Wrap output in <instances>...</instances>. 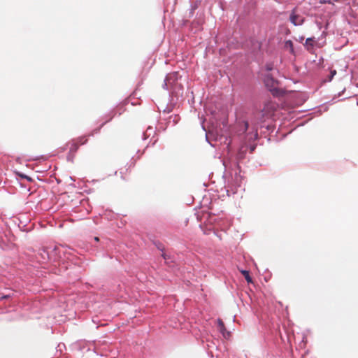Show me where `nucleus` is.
I'll list each match as a JSON object with an SVG mask.
<instances>
[{
    "label": "nucleus",
    "instance_id": "obj_8",
    "mask_svg": "<svg viewBox=\"0 0 358 358\" xmlns=\"http://www.w3.org/2000/svg\"><path fill=\"white\" fill-rule=\"evenodd\" d=\"M75 141L80 145H84V144L87 143L88 140L86 136H80Z\"/></svg>",
    "mask_w": 358,
    "mask_h": 358
},
{
    "label": "nucleus",
    "instance_id": "obj_2",
    "mask_svg": "<svg viewBox=\"0 0 358 358\" xmlns=\"http://www.w3.org/2000/svg\"><path fill=\"white\" fill-rule=\"evenodd\" d=\"M264 83L266 87L274 94L278 95L280 90H278V82L275 80L271 74H267L264 78Z\"/></svg>",
    "mask_w": 358,
    "mask_h": 358
},
{
    "label": "nucleus",
    "instance_id": "obj_1",
    "mask_svg": "<svg viewBox=\"0 0 358 358\" xmlns=\"http://www.w3.org/2000/svg\"><path fill=\"white\" fill-rule=\"evenodd\" d=\"M275 109V103L271 101H268L264 103L263 109L256 114V117L259 119V122H263L266 119L272 117Z\"/></svg>",
    "mask_w": 358,
    "mask_h": 358
},
{
    "label": "nucleus",
    "instance_id": "obj_4",
    "mask_svg": "<svg viewBox=\"0 0 358 358\" xmlns=\"http://www.w3.org/2000/svg\"><path fill=\"white\" fill-rule=\"evenodd\" d=\"M79 146L80 145L78 144V143H76V141L73 140L71 142V146L69 148V153L72 154V155H74L77 152V150H78Z\"/></svg>",
    "mask_w": 358,
    "mask_h": 358
},
{
    "label": "nucleus",
    "instance_id": "obj_12",
    "mask_svg": "<svg viewBox=\"0 0 358 358\" xmlns=\"http://www.w3.org/2000/svg\"><path fill=\"white\" fill-rule=\"evenodd\" d=\"M266 69H267L268 71H271V70H272V69H273V66H272V65H271V64H268V65L266 66Z\"/></svg>",
    "mask_w": 358,
    "mask_h": 358
},
{
    "label": "nucleus",
    "instance_id": "obj_15",
    "mask_svg": "<svg viewBox=\"0 0 358 358\" xmlns=\"http://www.w3.org/2000/svg\"><path fill=\"white\" fill-rule=\"evenodd\" d=\"M19 176L22 178H24V176H27L26 175L24 174H20Z\"/></svg>",
    "mask_w": 358,
    "mask_h": 358
},
{
    "label": "nucleus",
    "instance_id": "obj_6",
    "mask_svg": "<svg viewBox=\"0 0 358 358\" xmlns=\"http://www.w3.org/2000/svg\"><path fill=\"white\" fill-rule=\"evenodd\" d=\"M238 125L241 127L239 131H241L242 134L246 132L248 128V122L247 121L239 122Z\"/></svg>",
    "mask_w": 358,
    "mask_h": 358
},
{
    "label": "nucleus",
    "instance_id": "obj_3",
    "mask_svg": "<svg viewBox=\"0 0 358 358\" xmlns=\"http://www.w3.org/2000/svg\"><path fill=\"white\" fill-rule=\"evenodd\" d=\"M289 20L294 25L298 26L303 23L304 18L302 16L296 14L295 9H294L290 14Z\"/></svg>",
    "mask_w": 358,
    "mask_h": 358
},
{
    "label": "nucleus",
    "instance_id": "obj_14",
    "mask_svg": "<svg viewBox=\"0 0 358 358\" xmlns=\"http://www.w3.org/2000/svg\"><path fill=\"white\" fill-rule=\"evenodd\" d=\"M24 178L27 179L28 181H32V179L31 178H30L29 176H24Z\"/></svg>",
    "mask_w": 358,
    "mask_h": 358
},
{
    "label": "nucleus",
    "instance_id": "obj_17",
    "mask_svg": "<svg viewBox=\"0 0 358 358\" xmlns=\"http://www.w3.org/2000/svg\"><path fill=\"white\" fill-rule=\"evenodd\" d=\"M301 358H303V357H301Z\"/></svg>",
    "mask_w": 358,
    "mask_h": 358
},
{
    "label": "nucleus",
    "instance_id": "obj_7",
    "mask_svg": "<svg viewBox=\"0 0 358 358\" xmlns=\"http://www.w3.org/2000/svg\"><path fill=\"white\" fill-rule=\"evenodd\" d=\"M241 273L243 274V275L245 277L246 281L248 282V283H252V278L250 277V273L248 271H246V270H242L241 271Z\"/></svg>",
    "mask_w": 358,
    "mask_h": 358
},
{
    "label": "nucleus",
    "instance_id": "obj_9",
    "mask_svg": "<svg viewBox=\"0 0 358 358\" xmlns=\"http://www.w3.org/2000/svg\"><path fill=\"white\" fill-rule=\"evenodd\" d=\"M217 324H218V327L220 328V331L222 333L223 336L225 337V334H224V331H225V327H224V322H222V320L219 319L217 320Z\"/></svg>",
    "mask_w": 358,
    "mask_h": 358
},
{
    "label": "nucleus",
    "instance_id": "obj_10",
    "mask_svg": "<svg viewBox=\"0 0 358 358\" xmlns=\"http://www.w3.org/2000/svg\"><path fill=\"white\" fill-rule=\"evenodd\" d=\"M285 48L289 49L290 52H294L293 43L291 41H287L285 43Z\"/></svg>",
    "mask_w": 358,
    "mask_h": 358
},
{
    "label": "nucleus",
    "instance_id": "obj_13",
    "mask_svg": "<svg viewBox=\"0 0 358 358\" xmlns=\"http://www.w3.org/2000/svg\"><path fill=\"white\" fill-rule=\"evenodd\" d=\"M254 136H255V138H257V136H258L257 129H255V131Z\"/></svg>",
    "mask_w": 358,
    "mask_h": 358
},
{
    "label": "nucleus",
    "instance_id": "obj_16",
    "mask_svg": "<svg viewBox=\"0 0 358 358\" xmlns=\"http://www.w3.org/2000/svg\"><path fill=\"white\" fill-rule=\"evenodd\" d=\"M94 240H95L96 241H99V238H98V237H95V238H94Z\"/></svg>",
    "mask_w": 358,
    "mask_h": 358
},
{
    "label": "nucleus",
    "instance_id": "obj_5",
    "mask_svg": "<svg viewBox=\"0 0 358 358\" xmlns=\"http://www.w3.org/2000/svg\"><path fill=\"white\" fill-rule=\"evenodd\" d=\"M304 45L306 46V48L308 50H310L314 46V38H308L306 40V43H305Z\"/></svg>",
    "mask_w": 358,
    "mask_h": 358
},
{
    "label": "nucleus",
    "instance_id": "obj_11",
    "mask_svg": "<svg viewBox=\"0 0 358 358\" xmlns=\"http://www.w3.org/2000/svg\"><path fill=\"white\" fill-rule=\"evenodd\" d=\"M336 74V70H331V76H330V78H329V80H331L332 78H334V76Z\"/></svg>",
    "mask_w": 358,
    "mask_h": 358
}]
</instances>
